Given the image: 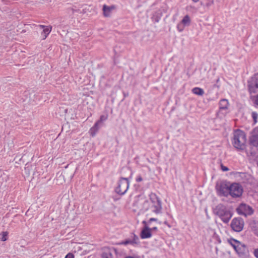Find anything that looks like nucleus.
<instances>
[{
    "label": "nucleus",
    "mask_w": 258,
    "mask_h": 258,
    "mask_svg": "<svg viewBox=\"0 0 258 258\" xmlns=\"http://www.w3.org/2000/svg\"><path fill=\"white\" fill-rule=\"evenodd\" d=\"M214 0H205L204 2L201 3V5L206 8H209L214 4Z\"/></svg>",
    "instance_id": "6ab92c4d"
},
{
    "label": "nucleus",
    "mask_w": 258,
    "mask_h": 258,
    "mask_svg": "<svg viewBox=\"0 0 258 258\" xmlns=\"http://www.w3.org/2000/svg\"><path fill=\"white\" fill-rule=\"evenodd\" d=\"M213 213L225 223H227L232 216V212L223 204H219L216 206L213 210Z\"/></svg>",
    "instance_id": "f03ea898"
},
{
    "label": "nucleus",
    "mask_w": 258,
    "mask_h": 258,
    "mask_svg": "<svg viewBox=\"0 0 258 258\" xmlns=\"http://www.w3.org/2000/svg\"><path fill=\"white\" fill-rule=\"evenodd\" d=\"M65 258H74V256L72 253H69L66 256Z\"/></svg>",
    "instance_id": "c756f323"
},
{
    "label": "nucleus",
    "mask_w": 258,
    "mask_h": 258,
    "mask_svg": "<svg viewBox=\"0 0 258 258\" xmlns=\"http://www.w3.org/2000/svg\"><path fill=\"white\" fill-rule=\"evenodd\" d=\"M51 30V27L47 26L44 29H43V32L42 33V35L43 37V39H45L48 35L49 34Z\"/></svg>",
    "instance_id": "a211bd4d"
},
{
    "label": "nucleus",
    "mask_w": 258,
    "mask_h": 258,
    "mask_svg": "<svg viewBox=\"0 0 258 258\" xmlns=\"http://www.w3.org/2000/svg\"><path fill=\"white\" fill-rule=\"evenodd\" d=\"M68 174V171H66L63 172V174H61L59 176V178H60V179H62L63 181H65L64 177L67 175Z\"/></svg>",
    "instance_id": "bb28decb"
},
{
    "label": "nucleus",
    "mask_w": 258,
    "mask_h": 258,
    "mask_svg": "<svg viewBox=\"0 0 258 258\" xmlns=\"http://www.w3.org/2000/svg\"><path fill=\"white\" fill-rule=\"evenodd\" d=\"M108 118L107 115H102L100 119L96 122V123H97L98 125H100L103 121L107 120Z\"/></svg>",
    "instance_id": "4be33fe9"
},
{
    "label": "nucleus",
    "mask_w": 258,
    "mask_h": 258,
    "mask_svg": "<svg viewBox=\"0 0 258 258\" xmlns=\"http://www.w3.org/2000/svg\"><path fill=\"white\" fill-rule=\"evenodd\" d=\"M164 224H165V225H167L168 227H170V225L168 224V222H167V221H165V222H164Z\"/></svg>",
    "instance_id": "f704fd0d"
},
{
    "label": "nucleus",
    "mask_w": 258,
    "mask_h": 258,
    "mask_svg": "<svg viewBox=\"0 0 258 258\" xmlns=\"http://www.w3.org/2000/svg\"><path fill=\"white\" fill-rule=\"evenodd\" d=\"M39 27L41 28L44 29L45 27L44 25H40Z\"/></svg>",
    "instance_id": "c9c22d12"
},
{
    "label": "nucleus",
    "mask_w": 258,
    "mask_h": 258,
    "mask_svg": "<svg viewBox=\"0 0 258 258\" xmlns=\"http://www.w3.org/2000/svg\"><path fill=\"white\" fill-rule=\"evenodd\" d=\"M250 142L253 146L258 147V135L252 136Z\"/></svg>",
    "instance_id": "f3484780"
},
{
    "label": "nucleus",
    "mask_w": 258,
    "mask_h": 258,
    "mask_svg": "<svg viewBox=\"0 0 258 258\" xmlns=\"http://www.w3.org/2000/svg\"><path fill=\"white\" fill-rule=\"evenodd\" d=\"M138 240V237L137 236H136V235L134 236V241H131V240H126L124 242H122L123 244H124V245H127L128 244H130V243H137L136 242V240Z\"/></svg>",
    "instance_id": "5701e85b"
},
{
    "label": "nucleus",
    "mask_w": 258,
    "mask_h": 258,
    "mask_svg": "<svg viewBox=\"0 0 258 258\" xmlns=\"http://www.w3.org/2000/svg\"><path fill=\"white\" fill-rule=\"evenodd\" d=\"M99 128V125L97 124V123H95L94 126L91 127L89 131V134L92 137H94L98 132Z\"/></svg>",
    "instance_id": "ddd939ff"
},
{
    "label": "nucleus",
    "mask_w": 258,
    "mask_h": 258,
    "mask_svg": "<svg viewBox=\"0 0 258 258\" xmlns=\"http://www.w3.org/2000/svg\"><path fill=\"white\" fill-rule=\"evenodd\" d=\"M236 210L239 214L245 216L251 215L253 212L251 207L245 204H240Z\"/></svg>",
    "instance_id": "1a4fd4ad"
},
{
    "label": "nucleus",
    "mask_w": 258,
    "mask_h": 258,
    "mask_svg": "<svg viewBox=\"0 0 258 258\" xmlns=\"http://www.w3.org/2000/svg\"><path fill=\"white\" fill-rule=\"evenodd\" d=\"M157 220V219H156V218H151L149 219V222L150 223H151V222H152V221H156Z\"/></svg>",
    "instance_id": "2f4dec72"
},
{
    "label": "nucleus",
    "mask_w": 258,
    "mask_h": 258,
    "mask_svg": "<svg viewBox=\"0 0 258 258\" xmlns=\"http://www.w3.org/2000/svg\"><path fill=\"white\" fill-rule=\"evenodd\" d=\"M192 92L194 94L199 96H202L204 94V90L198 87L193 88L192 89Z\"/></svg>",
    "instance_id": "dca6fc26"
},
{
    "label": "nucleus",
    "mask_w": 258,
    "mask_h": 258,
    "mask_svg": "<svg viewBox=\"0 0 258 258\" xmlns=\"http://www.w3.org/2000/svg\"><path fill=\"white\" fill-rule=\"evenodd\" d=\"M2 238H1V240L2 241H5L7 240V236H8V232H3L2 233Z\"/></svg>",
    "instance_id": "b1692460"
},
{
    "label": "nucleus",
    "mask_w": 258,
    "mask_h": 258,
    "mask_svg": "<svg viewBox=\"0 0 258 258\" xmlns=\"http://www.w3.org/2000/svg\"><path fill=\"white\" fill-rule=\"evenodd\" d=\"M60 184H62V182H59Z\"/></svg>",
    "instance_id": "58836bf2"
},
{
    "label": "nucleus",
    "mask_w": 258,
    "mask_h": 258,
    "mask_svg": "<svg viewBox=\"0 0 258 258\" xmlns=\"http://www.w3.org/2000/svg\"><path fill=\"white\" fill-rule=\"evenodd\" d=\"M221 168L222 170L223 171H227L229 170V169L228 167L224 166L223 165H221Z\"/></svg>",
    "instance_id": "cd10ccee"
},
{
    "label": "nucleus",
    "mask_w": 258,
    "mask_h": 258,
    "mask_svg": "<svg viewBox=\"0 0 258 258\" xmlns=\"http://www.w3.org/2000/svg\"><path fill=\"white\" fill-rule=\"evenodd\" d=\"M253 253H254V256L256 258H258V248L254 249Z\"/></svg>",
    "instance_id": "c85d7f7f"
},
{
    "label": "nucleus",
    "mask_w": 258,
    "mask_h": 258,
    "mask_svg": "<svg viewBox=\"0 0 258 258\" xmlns=\"http://www.w3.org/2000/svg\"><path fill=\"white\" fill-rule=\"evenodd\" d=\"M129 187V181L127 178H121L115 189V191L119 195H123L127 190Z\"/></svg>",
    "instance_id": "423d86ee"
},
{
    "label": "nucleus",
    "mask_w": 258,
    "mask_h": 258,
    "mask_svg": "<svg viewBox=\"0 0 258 258\" xmlns=\"http://www.w3.org/2000/svg\"><path fill=\"white\" fill-rule=\"evenodd\" d=\"M195 3L198 2L199 0H192Z\"/></svg>",
    "instance_id": "e433bc0d"
},
{
    "label": "nucleus",
    "mask_w": 258,
    "mask_h": 258,
    "mask_svg": "<svg viewBox=\"0 0 258 258\" xmlns=\"http://www.w3.org/2000/svg\"><path fill=\"white\" fill-rule=\"evenodd\" d=\"M251 227L254 234L258 236V222L251 223Z\"/></svg>",
    "instance_id": "412c9836"
},
{
    "label": "nucleus",
    "mask_w": 258,
    "mask_h": 258,
    "mask_svg": "<svg viewBox=\"0 0 258 258\" xmlns=\"http://www.w3.org/2000/svg\"><path fill=\"white\" fill-rule=\"evenodd\" d=\"M255 103L258 105V95L256 96L255 99Z\"/></svg>",
    "instance_id": "473e14b6"
},
{
    "label": "nucleus",
    "mask_w": 258,
    "mask_h": 258,
    "mask_svg": "<svg viewBox=\"0 0 258 258\" xmlns=\"http://www.w3.org/2000/svg\"><path fill=\"white\" fill-rule=\"evenodd\" d=\"M191 20L188 15L185 16L182 19L181 23L184 26H189L190 24Z\"/></svg>",
    "instance_id": "2eb2a0df"
},
{
    "label": "nucleus",
    "mask_w": 258,
    "mask_h": 258,
    "mask_svg": "<svg viewBox=\"0 0 258 258\" xmlns=\"http://www.w3.org/2000/svg\"><path fill=\"white\" fill-rule=\"evenodd\" d=\"M184 26L180 23L177 25V28L179 32H181L183 30Z\"/></svg>",
    "instance_id": "a878e982"
},
{
    "label": "nucleus",
    "mask_w": 258,
    "mask_h": 258,
    "mask_svg": "<svg viewBox=\"0 0 258 258\" xmlns=\"http://www.w3.org/2000/svg\"><path fill=\"white\" fill-rule=\"evenodd\" d=\"M132 209L138 214L146 213L147 216H155L162 213V207L160 199L156 194L152 193L148 200L143 197L137 198Z\"/></svg>",
    "instance_id": "f257e3e1"
},
{
    "label": "nucleus",
    "mask_w": 258,
    "mask_h": 258,
    "mask_svg": "<svg viewBox=\"0 0 258 258\" xmlns=\"http://www.w3.org/2000/svg\"><path fill=\"white\" fill-rule=\"evenodd\" d=\"M153 229L156 230L157 229V227H154V228H153Z\"/></svg>",
    "instance_id": "4c0bfd02"
},
{
    "label": "nucleus",
    "mask_w": 258,
    "mask_h": 258,
    "mask_svg": "<svg viewBox=\"0 0 258 258\" xmlns=\"http://www.w3.org/2000/svg\"><path fill=\"white\" fill-rule=\"evenodd\" d=\"M74 173H71V176H70V178H69V180H71L72 179V178L74 176Z\"/></svg>",
    "instance_id": "72a5a7b5"
},
{
    "label": "nucleus",
    "mask_w": 258,
    "mask_h": 258,
    "mask_svg": "<svg viewBox=\"0 0 258 258\" xmlns=\"http://www.w3.org/2000/svg\"><path fill=\"white\" fill-rule=\"evenodd\" d=\"M229 185L224 182L217 184L216 188L218 194L221 196L228 197L229 194Z\"/></svg>",
    "instance_id": "6e6552de"
},
{
    "label": "nucleus",
    "mask_w": 258,
    "mask_h": 258,
    "mask_svg": "<svg viewBox=\"0 0 258 258\" xmlns=\"http://www.w3.org/2000/svg\"><path fill=\"white\" fill-rule=\"evenodd\" d=\"M102 258H112V254L109 249H106L102 254Z\"/></svg>",
    "instance_id": "aec40b11"
},
{
    "label": "nucleus",
    "mask_w": 258,
    "mask_h": 258,
    "mask_svg": "<svg viewBox=\"0 0 258 258\" xmlns=\"http://www.w3.org/2000/svg\"><path fill=\"white\" fill-rule=\"evenodd\" d=\"M246 138L245 133L240 131H236L233 135L232 144L233 146L239 150H243L246 147Z\"/></svg>",
    "instance_id": "7ed1b4c3"
},
{
    "label": "nucleus",
    "mask_w": 258,
    "mask_h": 258,
    "mask_svg": "<svg viewBox=\"0 0 258 258\" xmlns=\"http://www.w3.org/2000/svg\"><path fill=\"white\" fill-rule=\"evenodd\" d=\"M228 241L240 256H245L248 254V251L245 244L234 239H230Z\"/></svg>",
    "instance_id": "20e7f679"
},
{
    "label": "nucleus",
    "mask_w": 258,
    "mask_h": 258,
    "mask_svg": "<svg viewBox=\"0 0 258 258\" xmlns=\"http://www.w3.org/2000/svg\"><path fill=\"white\" fill-rule=\"evenodd\" d=\"M252 117L253 119L254 123L256 122L257 118L258 117V114L256 112H252Z\"/></svg>",
    "instance_id": "393cba45"
},
{
    "label": "nucleus",
    "mask_w": 258,
    "mask_h": 258,
    "mask_svg": "<svg viewBox=\"0 0 258 258\" xmlns=\"http://www.w3.org/2000/svg\"><path fill=\"white\" fill-rule=\"evenodd\" d=\"M248 88L249 92L256 93L258 92V74L255 75L248 81Z\"/></svg>",
    "instance_id": "9d476101"
},
{
    "label": "nucleus",
    "mask_w": 258,
    "mask_h": 258,
    "mask_svg": "<svg viewBox=\"0 0 258 258\" xmlns=\"http://www.w3.org/2000/svg\"><path fill=\"white\" fill-rule=\"evenodd\" d=\"M228 101L226 99H222L219 103L220 109H226L228 106Z\"/></svg>",
    "instance_id": "4468645a"
},
{
    "label": "nucleus",
    "mask_w": 258,
    "mask_h": 258,
    "mask_svg": "<svg viewBox=\"0 0 258 258\" xmlns=\"http://www.w3.org/2000/svg\"><path fill=\"white\" fill-rule=\"evenodd\" d=\"M229 195L233 198L240 197L243 192V188L240 184L233 183L229 185Z\"/></svg>",
    "instance_id": "39448f33"
},
{
    "label": "nucleus",
    "mask_w": 258,
    "mask_h": 258,
    "mask_svg": "<svg viewBox=\"0 0 258 258\" xmlns=\"http://www.w3.org/2000/svg\"><path fill=\"white\" fill-rule=\"evenodd\" d=\"M244 222L241 218H235L231 223V228L235 232H240L242 230Z\"/></svg>",
    "instance_id": "0eeeda50"
},
{
    "label": "nucleus",
    "mask_w": 258,
    "mask_h": 258,
    "mask_svg": "<svg viewBox=\"0 0 258 258\" xmlns=\"http://www.w3.org/2000/svg\"><path fill=\"white\" fill-rule=\"evenodd\" d=\"M115 7L114 5L107 6L105 5L103 6V16L105 17H109L111 15V13L115 9Z\"/></svg>",
    "instance_id": "f8f14e48"
},
{
    "label": "nucleus",
    "mask_w": 258,
    "mask_h": 258,
    "mask_svg": "<svg viewBox=\"0 0 258 258\" xmlns=\"http://www.w3.org/2000/svg\"><path fill=\"white\" fill-rule=\"evenodd\" d=\"M143 223L145 225V226L142 229L140 236L143 239L148 238L151 237V229H150L149 227L146 226V222L144 221Z\"/></svg>",
    "instance_id": "9b49d317"
},
{
    "label": "nucleus",
    "mask_w": 258,
    "mask_h": 258,
    "mask_svg": "<svg viewBox=\"0 0 258 258\" xmlns=\"http://www.w3.org/2000/svg\"><path fill=\"white\" fill-rule=\"evenodd\" d=\"M143 180V178L141 176H139L137 178H136V181L137 182H141Z\"/></svg>",
    "instance_id": "7c9ffc66"
}]
</instances>
